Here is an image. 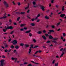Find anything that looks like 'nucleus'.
<instances>
[{"label":"nucleus","mask_w":66,"mask_h":66,"mask_svg":"<svg viewBox=\"0 0 66 66\" xmlns=\"http://www.w3.org/2000/svg\"><path fill=\"white\" fill-rule=\"evenodd\" d=\"M39 21H40V20H39V19H38L37 20V22H39Z\"/></svg>","instance_id":"nucleus-50"},{"label":"nucleus","mask_w":66,"mask_h":66,"mask_svg":"<svg viewBox=\"0 0 66 66\" xmlns=\"http://www.w3.org/2000/svg\"><path fill=\"white\" fill-rule=\"evenodd\" d=\"M52 42H53V43H55V44H56V43H57V42H56V41L53 40L52 41Z\"/></svg>","instance_id":"nucleus-31"},{"label":"nucleus","mask_w":66,"mask_h":66,"mask_svg":"<svg viewBox=\"0 0 66 66\" xmlns=\"http://www.w3.org/2000/svg\"><path fill=\"white\" fill-rule=\"evenodd\" d=\"M24 44L23 43H21L20 44V46H24Z\"/></svg>","instance_id":"nucleus-27"},{"label":"nucleus","mask_w":66,"mask_h":66,"mask_svg":"<svg viewBox=\"0 0 66 66\" xmlns=\"http://www.w3.org/2000/svg\"><path fill=\"white\" fill-rule=\"evenodd\" d=\"M28 66H32V64H29L28 65Z\"/></svg>","instance_id":"nucleus-63"},{"label":"nucleus","mask_w":66,"mask_h":66,"mask_svg":"<svg viewBox=\"0 0 66 66\" xmlns=\"http://www.w3.org/2000/svg\"><path fill=\"white\" fill-rule=\"evenodd\" d=\"M55 60H53L52 62V64H54L55 63Z\"/></svg>","instance_id":"nucleus-25"},{"label":"nucleus","mask_w":66,"mask_h":66,"mask_svg":"<svg viewBox=\"0 0 66 66\" xmlns=\"http://www.w3.org/2000/svg\"><path fill=\"white\" fill-rule=\"evenodd\" d=\"M11 48L12 49H13V48H14V46L13 45H11Z\"/></svg>","instance_id":"nucleus-37"},{"label":"nucleus","mask_w":66,"mask_h":66,"mask_svg":"<svg viewBox=\"0 0 66 66\" xmlns=\"http://www.w3.org/2000/svg\"><path fill=\"white\" fill-rule=\"evenodd\" d=\"M18 4V5H19H19H20V2H19Z\"/></svg>","instance_id":"nucleus-55"},{"label":"nucleus","mask_w":66,"mask_h":66,"mask_svg":"<svg viewBox=\"0 0 66 66\" xmlns=\"http://www.w3.org/2000/svg\"><path fill=\"white\" fill-rule=\"evenodd\" d=\"M7 17L6 16H4L3 17L0 18V19H5Z\"/></svg>","instance_id":"nucleus-13"},{"label":"nucleus","mask_w":66,"mask_h":66,"mask_svg":"<svg viewBox=\"0 0 66 66\" xmlns=\"http://www.w3.org/2000/svg\"><path fill=\"white\" fill-rule=\"evenodd\" d=\"M49 31L51 33H53L54 32V30H49Z\"/></svg>","instance_id":"nucleus-14"},{"label":"nucleus","mask_w":66,"mask_h":66,"mask_svg":"<svg viewBox=\"0 0 66 66\" xmlns=\"http://www.w3.org/2000/svg\"><path fill=\"white\" fill-rule=\"evenodd\" d=\"M31 32V30H29V31H27L25 32L26 33H30Z\"/></svg>","instance_id":"nucleus-21"},{"label":"nucleus","mask_w":66,"mask_h":66,"mask_svg":"<svg viewBox=\"0 0 66 66\" xmlns=\"http://www.w3.org/2000/svg\"><path fill=\"white\" fill-rule=\"evenodd\" d=\"M42 37H43V38L45 40H46V37H45V36H42Z\"/></svg>","instance_id":"nucleus-15"},{"label":"nucleus","mask_w":66,"mask_h":66,"mask_svg":"<svg viewBox=\"0 0 66 66\" xmlns=\"http://www.w3.org/2000/svg\"><path fill=\"white\" fill-rule=\"evenodd\" d=\"M14 31H12L10 33V34H12L13 33H14Z\"/></svg>","instance_id":"nucleus-45"},{"label":"nucleus","mask_w":66,"mask_h":66,"mask_svg":"<svg viewBox=\"0 0 66 66\" xmlns=\"http://www.w3.org/2000/svg\"><path fill=\"white\" fill-rule=\"evenodd\" d=\"M4 3L6 7H8V6H8V4H7V3L6 2H5V1H4Z\"/></svg>","instance_id":"nucleus-2"},{"label":"nucleus","mask_w":66,"mask_h":66,"mask_svg":"<svg viewBox=\"0 0 66 66\" xmlns=\"http://www.w3.org/2000/svg\"><path fill=\"white\" fill-rule=\"evenodd\" d=\"M65 15L64 14H61L60 16L62 18H63V17H64V16H65Z\"/></svg>","instance_id":"nucleus-6"},{"label":"nucleus","mask_w":66,"mask_h":66,"mask_svg":"<svg viewBox=\"0 0 66 66\" xmlns=\"http://www.w3.org/2000/svg\"><path fill=\"white\" fill-rule=\"evenodd\" d=\"M45 35L46 36H49V35H48V34H45Z\"/></svg>","instance_id":"nucleus-62"},{"label":"nucleus","mask_w":66,"mask_h":66,"mask_svg":"<svg viewBox=\"0 0 66 66\" xmlns=\"http://www.w3.org/2000/svg\"><path fill=\"white\" fill-rule=\"evenodd\" d=\"M43 32L44 33H46V31L45 30H43Z\"/></svg>","instance_id":"nucleus-51"},{"label":"nucleus","mask_w":66,"mask_h":66,"mask_svg":"<svg viewBox=\"0 0 66 66\" xmlns=\"http://www.w3.org/2000/svg\"><path fill=\"white\" fill-rule=\"evenodd\" d=\"M15 59H16V58H14L13 57L11 58V59L12 60H15Z\"/></svg>","instance_id":"nucleus-42"},{"label":"nucleus","mask_w":66,"mask_h":66,"mask_svg":"<svg viewBox=\"0 0 66 66\" xmlns=\"http://www.w3.org/2000/svg\"><path fill=\"white\" fill-rule=\"evenodd\" d=\"M55 7H56L57 8H58V7H59V5H55Z\"/></svg>","instance_id":"nucleus-47"},{"label":"nucleus","mask_w":66,"mask_h":66,"mask_svg":"<svg viewBox=\"0 0 66 66\" xmlns=\"http://www.w3.org/2000/svg\"><path fill=\"white\" fill-rule=\"evenodd\" d=\"M37 33L39 34H42V31H39L37 32Z\"/></svg>","instance_id":"nucleus-23"},{"label":"nucleus","mask_w":66,"mask_h":66,"mask_svg":"<svg viewBox=\"0 0 66 66\" xmlns=\"http://www.w3.org/2000/svg\"><path fill=\"white\" fill-rule=\"evenodd\" d=\"M45 18L46 19H49V17L47 16V15H46L45 16Z\"/></svg>","instance_id":"nucleus-19"},{"label":"nucleus","mask_w":66,"mask_h":66,"mask_svg":"<svg viewBox=\"0 0 66 66\" xmlns=\"http://www.w3.org/2000/svg\"><path fill=\"white\" fill-rule=\"evenodd\" d=\"M4 60H1V65H0V66H3V64H4Z\"/></svg>","instance_id":"nucleus-1"},{"label":"nucleus","mask_w":66,"mask_h":66,"mask_svg":"<svg viewBox=\"0 0 66 66\" xmlns=\"http://www.w3.org/2000/svg\"><path fill=\"white\" fill-rule=\"evenodd\" d=\"M1 47L2 48H3V49H4L5 48L3 46H2Z\"/></svg>","instance_id":"nucleus-59"},{"label":"nucleus","mask_w":66,"mask_h":66,"mask_svg":"<svg viewBox=\"0 0 66 66\" xmlns=\"http://www.w3.org/2000/svg\"><path fill=\"white\" fill-rule=\"evenodd\" d=\"M32 36V34L31 33H29V36H30V37H31Z\"/></svg>","instance_id":"nucleus-32"},{"label":"nucleus","mask_w":66,"mask_h":66,"mask_svg":"<svg viewBox=\"0 0 66 66\" xmlns=\"http://www.w3.org/2000/svg\"><path fill=\"white\" fill-rule=\"evenodd\" d=\"M33 48V45L31 44V47H30V49H32Z\"/></svg>","instance_id":"nucleus-22"},{"label":"nucleus","mask_w":66,"mask_h":66,"mask_svg":"<svg viewBox=\"0 0 66 66\" xmlns=\"http://www.w3.org/2000/svg\"><path fill=\"white\" fill-rule=\"evenodd\" d=\"M40 7H41V9L43 11H45V7H44L43 6H42V5H40Z\"/></svg>","instance_id":"nucleus-5"},{"label":"nucleus","mask_w":66,"mask_h":66,"mask_svg":"<svg viewBox=\"0 0 66 66\" xmlns=\"http://www.w3.org/2000/svg\"><path fill=\"white\" fill-rule=\"evenodd\" d=\"M11 51V49H10L8 51V53H9V52H10Z\"/></svg>","instance_id":"nucleus-43"},{"label":"nucleus","mask_w":66,"mask_h":66,"mask_svg":"<svg viewBox=\"0 0 66 66\" xmlns=\"http://www.w3.org/2000/svg\"><path fill=\"white\" fill-rule=\"evenodd\" d=\"M26 25V24L25 23L23 24H21L20 26L21 27H23V26H25Z\"/></svg>","instance_id":"nucleus-7"},{"label":"nucleus","mask_w":66,"mask_h":66,"mask_svg":"<svg viewBox=\"0 0 66 66\" xmlns=\"http://www.w3.org/2000/svg\"><path fill=\"white\" fill-rule=\"evenodd\" d=\"M54 1V0H52L51 1V2L52 3H53V2Z\"/></svg>","instance_id":"nucleus-56"},{"label":"nucleus","mask_w":66,"mask_h":66,"mask_svg":"<svg viewBox=\"0 0 66 66\" xmlns=\"http://www.w3.org/2000/svg\"><path fill=\"white\" fill-rule=\"evenodd\" d=\"M49 38L50 39H52L53 38L52 37V36L51 35H50L49 36Z\"/></svg>","instance_id":"nucleus-11"},{"label":"nucleus","mask_w":66,"mask_h":66,"mask_svg":"<svg viewBox=\"0 0 66 66\" xmlns=\"http://www.w3.org/2000/svg\"><path fill=\"white\" fill-rule=\"evenodd\" d=\"M38 52H39V53H41L42 52V51L40 50H39L38 51Z\"/></svg>","instance_id":"nucleus-57"},{"label":"nucleus","mask_w":66,"mask_h":66,"mask_svg":"<svg viewBox=\"0 0 66 66\" xmlns=\"http://www.w3.org/2000/svg\"><path fill=\"white\" fill-rule=\"evenodd\" d=\"M24 13H25V12H21V13H20V14H22V15H23L24 14Z\"/></svg>","instance_id":"nucleus-26"},{"label":"nucleus","mask_w":66,"mask_h":66,"mask_svg":"<svg viewBox=\"0 0 66 66\" xmlns=\"http://www.w3.org/2000/svg\"><path fill=\"white\" fill-rule=\"evenodd\" d=\"M23 29L25 30H27V27H24Z\"/></svg>","instance_id":"nucleus-48"},{"label":"nucleus","mask_w":66,"mask_h":66,"mask_svg":"<svg viewBox=\"0 0 66 66\" xmlns=\"http://www.w3.org/2000/svg\"><path fill=\"white\" fill-rule=\"evenodd\" d=\"M15 13L17 15H20V12H15Z\"/></svg>","instance_id":"nucleus-16"},{"label":"nucleus","mask_w":66,"mask_h":66,"mask_svg":"<svg viewBox=\"0 0 66 66\" xmlns=\"http://www.w3.org/2000/svg\"><path fill=\"white\" fill-rule=\"evenodd\" d=\"M4 44L5 45V48H7V47H8L9 46L7 45V44L6 43H4Z\"/></svg>","instance_id":"nucleus-8"},{"label":"nucleus","mask_w":66,"mask_h":66,"mask_svg":"<svg viewBox=\"0 0 66 66\" xmlns=\"http://www.w3.org/2000/svg\"><path fill=\"white\" fill-rule=\"evenodd\" d=\"M35 20V19L34 18H32L31 19V21H34Z\"/></svg>","instance_id":"nucleus-39"},{"label":"nucleus","mask_w":66,"mask_h":66,"mask_svg":"<svg viewBox=\"0 0 66 66\" xmlns=\"http://www.w3.org/2000/svg\"><path fill=\"white\" fill-rule=\"evenodd\" d=\"M65 10V7H64V6H62V11H64Z\"/></svg>","instance_id":"nucleus-18"},{"label":"nucleus","mask_w":66,"mask_h":66,"mask_svg":"<svg viewBox=\"0 0 66 66\" xmlns=\"http://www.w3.org/2000/svg\"><path fill=\"white\" fill-rule=\"evenodd\" d=\"M40 16V15L39 14H38V15L37 16V17H39V16Z\"/></svg>","instance_id":"nucleus-54"},{"label":"nucleus","mask_w":66,"mask_h":66,"mask_svg":"<svg viewBox=\"0 0 66 66\" xmlns=\"http://www.w3.org/2000/svg\"><path fill=\"white\" fill-rule=\"evenodd\" d=\"M38 51H37L34 54L35 55L37 53H38Z\"/></svg>","instance_id":"nucleus-52"},{"label":"nucleus","mask_w":66,"mask_h":66,"mask_svg":"<svg viewBox=\"0 0 66 66\" xmlns=\"http://www.w3.org/2000/svg\"><path fill=\"white\" fill-rule=\"evenodd\" d=\"M33 40L34 41V43H36V40L34 39Z\"/></svg>","instance_id":"nucleus-44"},{"label":"nucleus","mask_w":66,"mask_h":66,"mask_svg":"<svg viewBox=\"0 0 66 66\" xmlns=\"http://www.w3.org/2000/svg\"><path fill=\"white\" fill-rule=\"evenodd\" d=\"M28 8H29V7H26L25 8V10H27V9H28Z\"/></svg>","instance_id":"nucleus-61"},{"label":"nucleus","mask_w":66,"mask_h":66,"mask_svg":"<svg viewBox=\"0 0 66 66\" xmlns=\"http://www.w3.org/2000/svg\"><path fill=\"white\" fill-rule=\"evenodd\" d=\"M38 47H39V46L38 45L34 47V49L35 48H38Z\"/></svg>","instance_id":"nucleus-29"},{"label":"nucleus","mask_w":66,"mask_h":66,"mask_svg":"<svg viewBox=\"0 0 66 66\" xmlns=\"http://www.w3.org/2000/svg\"><path fill=\"white\" fill-rule=\"evenodd\" d=\"M17 59L16 58H15V63H16L17 62Z\"/></svg>","instance_id":"nucleus-49"},{"label":"nucleus","mask_w":66,"mask_h":66,"mask_svg":"<svg viewBox=\"0 0 66 66\" xmlns=\"http://www.w3.org/2000/svg\"><path fill=\"white\" fill-rule=\"evenodd\" d=\"M63 51L64 52H66V48H64L63 50Z\"/></svg>","instance_id":"nucleus-34"},{"label":"nucleus","mask_w":66,"mask_h":66,"mask_svg":"<svg viewBox=\"0 0 66 66\" xmlns=\"http://www.w3.org/2000/svg\"><path fill=\"white\" fill-rule=\"evenodd\" d=\"M2 58H3V59L4 58H5V56H4V55H2Z\"/></svg>","instance_id":"nucleus-41"},{"label":"nucleus","mask_w":66,"mask_h":66,"mask_svg":"<svg viewBox=\"0 0 66 66\" xmlns=\"http://www.w3.org/2000/svg\"><path fill=\"white\" fill-rule=\"evenodd\" d=\"M11 39H9L8 40L9 42H10L11 41Z\"/></svg>","instance_id":"nucleus-53"},{"label":"nucleus","mask_w":66,"mask_h":66,"mask_svg":"<svg viewBox=\"0 0 66 66\" xmlns=\"http://www.w3.org/2000/svg\"><path fill=\"white\" fill-rule=\"evenodd\" d=\"M51 42L50 41L48 40L47 42H46V43L47 44H49V43H50Z\"/></svg>","instance_id":"nucleus-36"},{"label":"nucleus","mask_w":66,"mask_h":66,"mask_svg":"<svg viewBox=\"0 0 66 66\" xmlns=\"http://www.w3.org/2000/svg\"><path fill=\"white\" fill-rule=\"evenodd\" d=\"M13 45H16L17 44V41L16 40H14L12 42Z\"/></svg>","instance_id":"nucleus-3"},{"label":"nucleus","mask_w":66,"mask_h":66,"mask_svg":"<svg viewBox=\"0 0 66 66\" xmlns=\"http://www.w3.org/2000/svg\"><path fill=\"white\" fill-rule=\"evenodd\" d=\"M64 54H65V53H64V52H63L62 53V54H61V55H60V57H62V56H63V55H64Z\"/></svg>","instance_id":"nucleus-20"},{"label":"nucleus","mask_w":66,"mask_h":66,"mask_svg":"<svg viewBox=\"0 0 66 66\" xmlns=\"http://www.w3.org/2000/svg\"><path fill=\"white\" fill-rule=\"evenodd\" d=\"M4 50L5 52H8V50L7 49L5 50Z\"/></svg>","instance_id":"nucleus-38"},{"label":"nucleus","mask_w":66,"mask_h":66,"mask_svg":"<svg viewBox=\"0 0 66 66\" xmlns=\"http://www.w3.org/2000/svg\"><path fill=\"white\" fill-rule=\"evenodd\" d=\"M14 48H15L16 49H18L19 48V46L16 45V46Z\"/></svg>","instance_id":"nucleus-10"},{"label":"nucleus","mask_w":66,"mask_h":66,"mask_svg":"<svg viewBox=\"0 0 66 66\" xmlns=\"http://www.w3.org/2000/svg\"><path fill=\"white\" fill-rule=\"evenodd\" d=\"M61 39H62V40H63L64 39V38H63V37L61 36Z\"/></svg>","instance_id":"nucleus-58"},{"label":"nucleus","mask_w":66,"mask_h":66,"mask_svg":"<svg viewBox=\"0 0 66 66\" xmlns=\"http://www.w3.org/2000/svg\"><path fill=\"white\" fill-rule=\"evenodd\" d=\"M3 31L4 32H6V30L5 29H3Z\"/></svg>","instance_id":"nucleus-40"},{"label":"nucleus","mask_w":66,"mask_h":66,"mask_svg":"<svg viewBox=\"0 0 66 66\" xmlns=\"http://www.w3.org/2000/svg\"><path fill=\"white\" fill-rule=\"evenodd\" d=\"M51 28H53V29H54V28H55V26H54V25H52L51 26Z\"/></svg>","instance_id":"nucleus-33"},{"label":"nucleus","mask_w":66,"mask_h":66,"mask_svg":"<svg viewBox=\"0 0 66 66\" xmlns=\"http://www.w3.org/2000/svg\"><path fill=\"white\" fill-rule=\"evenodd\" d=\"M60 24H61V22H59L57 24V26L58 27V26H59L60 25Z\"/></svg>","instance_id":"nucleus-28"},{"label":"nucleus","mask_w":66,"mask_h":66,"mask_svg":"<svg viewBox=\"0 0 66 66\" xmlns=\"http://www.w3.org/2000/svg\"><path fill=\"white\" fill-rule=\"evenodd\" d=\"M60 30H61V29L59 28L57 30V31H60Z\"/></svg>","instance_id":"nucleus-60"},{"label":"nucleus","mask_w":66,"mask_h":66,"mask_svg":"<svg viewBox=\"0 0 66 66\" xmlns=\"http://www.w3.org/2000/svg\"><path fill=\"white\" fill-rule=\"evenodd\" d=\"M25 48H28V47H29V45L28 44H26L25 45Z\"/></svg>","instance_id":"nucleus-17"},{"label":"nucleus","mask_w":66,"mask_h":66,"mask_svg":"<svg viewBox=\"0 0 66 66\" xmlns=\"http://www.w3.org/2000/svg\"><path fill=\"white\" fill-rule=\"evenodd\" d=\"M30 24L31 26H32V27H34V26H35V23H30Z\"/></svg>","instance_id":"nucleus-9"},{"label":"nucleus","mask_w":66,"mask_h":66,"mask_svg":"<svg viewBox=\"0 0 66 66\" xmlns=\"http://www.w3.org/2000/svg\"><path fill=\"white\" fill-rule=\"evenodd\" d=\"M20 17H19L17 18V21H19V20H20Z\"/></svg>","instance_id":"nucleus-35"},{"label":"nucleus","mask_w":66,"mask_h":66,"mask_svg":"<svg viewBox=\"0 0 66 66\" xmlns=\"http://www.w3.org/2000/svg\"><path fill=\"white\" fill-rule=\"evenodd\" d=\"M32 50V49L31 48H30L29 49V53H31V51Z\"/></svg>","instance_id":"nucleus-24"},{"label":"nucleus","mask_w":66,"mask_h":66,"mask_svg":"<svg viewBox=\"0 0 66 66\" xmlns=\"http://www.w3.org/2000/svg\"><path fill=\"white\" fill-rule=\"evenodd\" d=\"M23 64H20V66H23Z\"/></svg>","instance_id":"nucleus-64"},{"label":"nucleus","mask_w":66,"mask_h":66,"mask_svg":"<svg viewBox=\"0 0 66 66\" xmlns=\"http://www.w3.org/2000/svg\"><path fill=\"white\" fill-rule=\"evenodd\" d=\"M31 62H32V63H34V64H36V65H38V64H39V63L36 62H35L34 61H31Z\"/></svg>","instance_id":"nucleus-12"},{"label":"nucleus","mask_w":66,"mask_h":66,"mask_svg":"<svg viewBox=\"0 0 66 66\" xmlns=\"http://www.w3.org/2000/svg\"><path fill=\"white\" fill-rule=\"evenodd\" d=\"M7 28L8 29V30L9 29H11V30H12V29H13L14 28L13 27H12V26H8Z\"/></svg>","instance_id":"nucleus-4"},{"label":"nucleus","mask_w":66,"mask_h":66,"mask_svg":"<svg viewBox=\"0 0 66 66\" xmlns=\"http://www.w3.org/2000/svg\"><path fill=\"white\" fill-rule=\"evenodd\" d=\"M63 37H65L66 36V34L65 33H63Z\"/></svg>","instance_id":"nucleus-30"},{"label":"nucleus","mask_w":66,"mask_h":66,"mask_svg":"<svg viewBox=\"0 0 66 66\" xmlns=\"http://www.w3.org/2000/svg\"><path fill=\"white\" fill-rule=\"evenodd\" d=\"M33 5H34L35 4H36V3H35V2H33Z\"/></svg>","instance_id":"nucleus-46"}]
</instances>
